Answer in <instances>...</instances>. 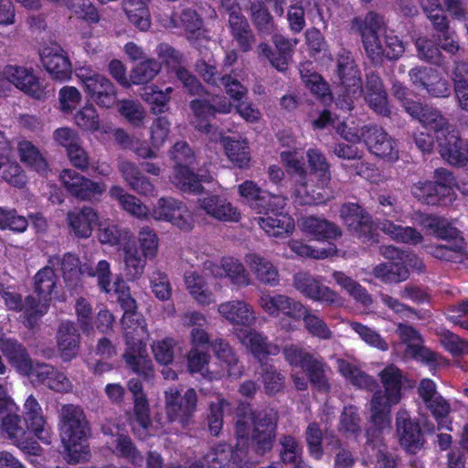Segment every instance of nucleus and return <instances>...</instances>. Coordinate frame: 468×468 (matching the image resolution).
<instances>
[{"mask_svg":"<svg viewBox=\"0 0 468 468\" xmlns=\"http://www.w3.org/2000/svg\"><path fill=\"white\" fill-rule=\"evenodd\" d=\"M246 262L262 282L274 284L278 281V271L275 267L261 256L250 254L246 257Z\"/></svg>","mask_w":468,"mask_h":468,"instance_id":"8fccbe9b","label":"nucleus"},{"mask_svg":"<svg viewBox=\"0 0 468 468\" xmlns=\"http://www.w3.org/2000/svg\"><path fill=\"white\" fill-rule=\"evenodd\" d=\"M27 226V219L18 215L15 209L0 207V229L22 233Z\"/></svg>","mask_w":468,"mask_h":468,"instance_id":"13d9d810","label":"nucleus"},{"mask_svg":"<svg viewBox=\"0 0 468 468\" xmlns=\"http://www.w3.org/2000/svg\"><path fill=\"white\" fill-rule=\"evenodd\" d=\"M239 194L244 197L250 205L261 212L268 207V204H274L279 207L285 206V198L281 196H271L265 193L252 181L247 180L239 186Z\"/></svg>","mask_w":468,"mask_h":468,"instance_id":"2f4dec72","label":"nucleus"},{"mask_svg":"<svg viewBox=\"0 0 468 468\" xmlns=\"http://www.w3.org/2000/svg\"><path fill=\"white\" fill-rule=\"evenodd\" d=\"M24 421L18 411H13L1 418L0 433L9 439L24 453L40 455L42 450L37 440L49 441V427L37 400L28 396L23 406Z\"/></svg>","mask_w":468,"mask_h":468,"instance_id":"7ed1b4c3","label":"nucleus"},{"mask_svg":"<svg viewBox=\"0 0 468 468\" xmlns=\"http://www.w3.org/2000/svg\"><path fill=\"white\" fill-rule=\"evenodd\" d=\"M59 430L68 463L75 464L88 461L90 456L87 444L89 428L83 410L73 405L63 406Z\"/></svg>","mask_w":468,"mask_h":468,"instance_id":"423d86ee","label":"nucleus"},{"mask_svg":"<svg viewBox=\"0 0 468 468\" xmlns=\"http://www.w3.org/2000/svg\"><path fill=\"white\" fill-rule=\"evenodd\" d=\"M202 22L197 13L192 10H186L182 13L179 18L176 16L171 17L168 23L165 26L167 27H183L189 32H195L200 29Z\"/></svg>","mask_w":468,"mask_h":468,"instance_id":"774afa93","label":"nucleus"},{"mask_svg":"<svg viewBox=\"0 0 468 468\" xmlns=\"http://www.w3.org/2000/svg\"><path fill=\"white\" fill-rule=\"evenodd\" d=\"M213 348L219 362V367L213 363L207 366L205 353L193 348L188 355V368L191 372L200 373L210 379L222 378L226 375L238 377L240 370L237 366V359L228 343L222 340L216 341Z\"/></svg>","mask_w":468,"mask_h":468,"instance_id":"1a4fd4ad","label":"nucleus"},{"mask_svg":"<svg viewBox=\"0 0 468 468\" xmlns=\"http://www.w3.org/2000/svg\"><path fill=\"white\" fill-rule=\"evenodd\" d=\"M251 425H253L252 440L257 444L258 449L262 451L271 449L275 431L274 419H261L256 421L252 413L244 415L237 422L238 446L245 442Z\"/></svg>","mask_w":468,"mask_h":468,"instance_id":"dca6fc26","label":"nucleus"},{"mask_svg":"<svg viewBox=\"0 0 468 468\" xmlns=\"http://www.w3.org/2000/svg\"><path fill=\"white\" fill-rule=\"evenodd\" d=\"M380 229L397 241L417 244L421 240L420 234L410 227L403 228L390 221H384L381 223Z\"/></svg>","mask_w":468,"mask_h":468,"instance_id":"864d4df0","label":"nucleus"},{"mask_svg":"<svg viewBox=\"0 0 468 468\" xmlns=\"http://www.w3.org/2000/svg\"><path fill=\"white\" fill-rule=\"evenodd\" d=\"M298 225L303 233L317 241L332 243V239H335L341 235L340 230L335 225L319 218H303L299 220Z\"/></svg>","mask_w":468,"mask_h":468,"instance_id":"c85d7f7f","label":"nucleus"},{"mask_svg":"<svg viewBox=\"0 0 468 468\" xmlns=\"http://www.w3.org/2000/svg\"><path fill=\"white\" fill-rule=\"evenodd\" d=\"M418 392L426 408L429 409L434 418L438 420L439 396L437 393L436 383L431 379L425 378L421 380Z\"/></svg>","mask_w":468,"mask_h":468,"instance_id":"6e6d98bb","label":"nucleus"},{"mask_svg":"<svg viewBox=\"0 0 468 468\" xmlns=\"http://www.w3.org/2000/svg\"><path fill=\"white\" fill-rule=\"evenodd\" d=\"M441 134L444 137L443 142L441 141V157L452 165L465 166L468 164V144L461 138L459 131H449L448 121L441 114Z\"/></svg>","mask_w":468,"mask_h":468,"instance_id":"f3484780","label":"nucleus"},{"mask_svg":"<svg viewBox=\"0 0 468 468\" xmlns=\"http://www.w3.org/2000/svg\"><path fill=\"white\" fill-rule=\"evenodd\" d=\"M222 144L229 160L236 166L244 168L250 165V153L245 139L235 140L230 137L222 138Z\"/></svg>","mask_w":468,"mask_h":468,"instance_id":"58836bf2","label":"nucleus"},{"mask_svg":"<svg viewBox=\"0 0 468 468\" xmlns=\"http://www.w3.org/2000/svg\"><path fill=\"white\" fill-rule=\"evenodd\" d=\"M341 217L350 229L360 233L363 242L372 239V236L369 235L372 229L369 217L359 206L356 204L344 205L341 208Z\"/></svg>","mask_w":468,"mask_h":468,"instance_id":"72a5a7b5","label":"nucleus"},{"mask_svg":"<svg viewBox=\"0 0 468 468\" xmlns=\"http://www.w3.org/2000/svg\"><path fill=\"white\" fill-rule=\"evenodd\" d=\"M120 169L124 179L131 187L141 195H151L154 191V186L146 178L140 176L136 167L130 162H122Z\"/></svg>","mask_w":468,"mask_h":468,"instance_id":"09e8293b","label":"nucleus"},{"mask_svg":"<svg viewBox=\"0 0 468 468\" xmlns=\"http://www.w3.org/2000/svg\"><path fill=\"white\" fill-rule=\"evenodd\" d=\"M98 239L101 243L111 246L120 245L122 249L126 241L131 238L128 230H122L109 219L98 221Z\"/></svg>","mask_w":468,"mask_h":468,"instance_id":"a18cd8bd","label":"nucleus"},{"mask_svg":"<svg viewBox=\"0 0 468 468\" xmlns=\"http://www.w3.org/2000/svg\"><path fill=\"white\" fill-rule=\"evenodd\" d=\"M397 433L401 446L408 452H415L423 445L420 429L411 421L407 412H399L398 415Z\"/></svg>","mask_w":468,"mask_h":468,"instance_id":"7c9ffc66","label":"nucleus"},{"mask_svg":"<svg viewBox=\"0 0 468 468\" xmlns=\"http://www.w3.org/2000/svg\"><path fill=\"white\" fill-rule=\"evenodd\" d=\"M0 348L10 363L21 374L28 376L32 381L42 382L49 388L58 392L70 390V381L63 373L55 372L50 366L45 364L33 366L27 357L26 350L16 341L5 338L1 330Z\"/></svg>","mask_w":468,"mask_h":468,"instance_id":"39448f33","label":"nucleus"},{"mask_svg":"<svg viewBox=\"0 0 468 468\" xmlns=\"http://www.w3.org/2000/svg\"><path fill=\"white\" fill-rule=\"evenodd\" d=\"M289 247L296 255L314 259H324L336 254V247L329 243L326 247H312L298 240L289 242Z\"/></svg>","mask_w":468,"mask_h":468,"instance_id":"5fc2aeb1","label":"nucleus"},{"mask_svg":"<svg viewBox=\"0 0 468 468\" xmlns=\"http://www.w3.org/2000/svg\"><path fill=\"white\" fill-rule=\"evenodd\" d=\"M82 99L80 90L73 86H64L58 91V108L64 113H72Z\"/></svg>","mask_w":468,"mask_h":468,"instance_id":"e2e57ef3","label":"nucleus"},{"mask_svg":"<svg viewBox=\"0 0 468 468\" xmlns=\"http://www.w3.org/2000/svg\"><path fill=\"white\" fill-rule=\"evenodd\" d=\"M398 332L401 341L394 346L397 353H403L406 358L420 361H430L433 358V354L422 346V340L414 329L400 324Z\"/></svg>","mask_w":468,"mask_h":468,"instance_id":"5701e85b","label":"nucleus"},{"mask_svg":"<svg viewBox=\"0 0 468 468\" xmlns=\"http://www.w3.org/2000/svg\"><path fill=\"white\" fill-rule=\"evenodd\" d=\"M49 263L52 266L60 264L64 279L69 283L79 281L81 274L97 276L101 290L110 297H116L124 310L122 323L127 344V350L124 354L126 363L135 372L147 375L151 371L152 364L146 356L144 341L148 337V331L145 320L135 312V301L131 297L129 288L124 281L118 278L113 283L111 282L109 262L99 261L95 271L86 264L80 266L79 260L72 254L65 255L61 261L58 258H54L50 260Z\"/></svg>","mask_w":468,"mask_h":468,"instance_id":"f257e3e1","label":"nucleus"},{"mask_svg":"<svg viewBox=\"0 0 468 468\" xmlns=\"http://www.w3.org/2000/svg\"><path fill=\"white\" fill-rule=\"evenodd\" d=\"M75 123L81 130L95 132L100 128V119L96 109L91 105H86L80 110L75 117Z\"/></svg>","mask_w":468,"mask_h":468,"instance_id":"69168bd1","label":"nucleus"},{"mask_svg":"<svg viewBox=\"0 0 468 468\" xmlns=\"http://www.w3.org/2000/svg\"><path fill=\"white\" fill-rule=\"evenodd\" d=\"M129 388L134 396V410L131 418L134 434L140 439L154 435L155 431L150 420L148 403L142 392L141 383L133 379L129 382Z\"/></svg>","mask_w":468,"mask_h":468,"instance_id":"a211bd4d","label":"nucleus"},{"mask_svg":"<svg viewBox=\"0 0 468 468\" xmlns=\"http://www.w3.org/2000/svg\"><path fill=\"white\" fill-rule=\"evenodd\" d=\"M441 346L453 356L468 354V341L446 329H441Z\"/></svg>","mask_w":468,"mask_h":468,"instance_id":"680f3d73","label":"nucleus"},{"mask_svg":"<svg viewBox=\"0 0 468 468\" xmlns=\"http://www.w3.org/2000/svg\"><path fill=\"white\" fill-rule=\"evenodd\" d=\"M213 105H209L207 101L196 100L191 103V108L194 112L193 122L197 129L210 133L211 126L209 119L215 112H229L231 109V104L228 103L225 99L213 98Z\"/></svg>","mask_w":468,"mask_h":468,"instance_id":"a878e982","label":"nucleus"},{"mask_svg":"<svg viewBox=\"0 0 468 468\" xmlns=\"http://www.w3.org/2000/svg\"><path fill=\"white\" fill-rule=\"evenodd\" d=\"M185 283L189 293L200 304H208L214 302L212 293L207 289L203 277L195 271H186Z\"/></svg>","mask_w":468,"mask_h":468,"instance_id":"49530a36","label":"nucleus"},{"mask_svg":"<svg viewBox=\"0 0 468 468\" xmlns=\"http://www.w3.org/2000/svg\"><path fill=\"white\" fill-rule=\"evenodd\" d=\"M365 98L370 108L376 112L386 114L388 112L386 93L378 76L369 75L367 77L365 88Z\"/></svg>","mask_w":468,"mask_h":468,"instance_id":"79ce46f5","label":"nucleus"},{"mask_svg":"<svg viewBox=\"0 0 468 468\" xmlns=\"http://www.w3.org/2000/svg\"><path fill=\"white\" fill-rule=\"evenodd\" d=\"M374 275L385 282H399L409 276L407 268L399 261L380 263L374 268Z\"/></svg>","mask_w":468,"mask_h":468,"instance_id":"3c124183","label":"nucleus"},{"mask_svg":"<svg viewBox=\"0 0 468 468\" xmlns=\"http://www.w3.org/2000/svg\"><path fill=\"white\" fill-rule=\"evenodd\" d=\"M171 89H166V92L159 90L155 86H147L144 88L142 97L152 106L154 113H161L167 110V102L169 101V93Z\"/></svg>","mask_w":468,"mask_h":468,"instance_id":"bf43d9fd","label":"nucleus"},{"mask_svg":"<svg viewBox=\"0 0 468 468\" xmlns=\"http://www.w3.org/2000/svg\"><path fill=\"white\" fill-rule=\"evenodd\" d=\"M20 161L37 172H44L47 163L38 149L29 141L21 140L17 144Z\"/></svg>","mask_w":468,"mask_h":468,"instance_id":"de8ad7c7","label":"nucleus"},{"mask_svg":"<svg viewBox=\"0 0 468 468\" xmlns=\"http://www.w3.org/2000/svg\"><path fill=\"white\" fill-rule=\"evenodd\" d=\"M294 283L299 292L313 300L327 303H336L337 301L335 292L328 287L322 286L316 280L307 274H297L294 278Z\"/></svg>","mask_w":468,"mask_h":468,"instance_id":"c9c22d12","label":"nucleus"},{"mask_svg":"<svg viewBox=\"0 0 468 468\" xmlns=\"http://www.w3.org/2000/svg\"><path fill=\"white\" fill-rule=\"evenodd\" d=\"M172 156L176 163L175 174L172 183L183 191L197 193L201 190V182H208L211 176H196L190 171L195 158L189 146L186 143H177L174 145Z\"/></svg>","mask_w":468,"mask_h":468,"instance_id":"9d476101","label":"nucleus"},{"mask_svg":"<svg viewBox=\"0 0 468 468\" xmlns=\"http://www.w3.org/2000/svg\"><path fill=\"white\" fill-rule=\"evenodd\" d=\"M350 326L366 344L382 351L388 350L387 342L375 330L356 322L350 323Z\"/></svg>","mask_w":468,"mask_h":468,"instance_id":"338daca9","label":"nucleus"},{"mask_svg":"<svg viewBox=\"0 0 468 468\" xmlns=\"http://www.w3.org/2000/svg\"><path fill=\"white\" fill-rule=\"evenodd\" d=\"M106 445L112 454L126 458L133 464H142L143 457L136 451L130 438L126 435L112 433L106 440Z\"/></svg>","mask_w":468,"mask_h":468,"instance_id":"4c0bfd02","label":"nucleus"},{"mask_svg":"<svg viewBox=\"0 0 468 468\" xmlns=\"http://www.w3.org/2000/svg\"><path fill=\"white\" fill-rule=\"evenodd\" d=\"M334 278L336 283L345 289L357 302H360L364 305H367L371 302L365 289L343 272L335 271L334 273Z\"/></svg>","mask_w":468,"mask_h":468,"instance_id":"052dcab7","label":"nucleus"},{"mask_svg":"<svg viewBox=\"0 0 468 468\" xmlns=\"http://www.w3.org/2000/svg\"><path fill=\"white\" fill-rule=\"evenodd\" d=\"M460 227L457 218L448 219L441 217V240L447 242L441 244V261L452 262L453 253L465 249L466 242Z\"/></svg>","mask_w":468,"mask_h":468,"instance_id":"aec40b11","label":"nucleus"},{"mask_svg":"<svg viewBox=\"0 0 468 468\" xmlns=\"http://www.w3.org/2000/svg\"><path fill=\"white\" fill-rule=\"evenodd\" d=\"M79 336L72 323H62L58 335V345L61 357L70 360L75 357L79 350Z\"/></svg>","mask_w":468,"mask_h":468,"instance_id":"ea45409f","label":"nucleus"},{"mask_svg":"<svg viewBox=\"0 0 468 468\" xmlns=\"http://www.w3.org/2000/svg\"><path fill=\"white\" fill-rule=\"evenodd\" d=\"M150 0H124L123 9L128 19L140 30L150 27V15L147 8Z\"/></svg>","mask_w":468,"mask_h":468,"instance_id":"37998d69","label":"nucleus"},{"mask_svg":"<svg viewBox=\"0 0 468 468\" xmlns=\"http://www.w3.org/2000/svg\"><path fill=\"white\" fill-rule=\"evenodd\" d=\"M261 308L271 315L282 314L293 319L301 318L304 307L284 295L262 294L260 299Z\"/></svg>","mask_w":468,"mask_h":468,"instance_id":"bb28decb","label":"nucleus"},{"mask_svg":"<svg viewBox=\"0 0 468 468\" xmlns=\"http://www.w3.org/2000/svg\"><path fill=\"white\" fill-rule=\"evenodd\" d=\"M239 3L240 0H221L222 6L229 11V23L232 35L237 39L240 48L246 51L250 48L253 37L248 22L235 7Z\"/></svg>","mask_w":468,"mask_h":468,"instance_id":"cd10ccee","label":"nucleus"},{"mask_svg":"<svg viewBox=\"0 0 468 468\" xmlns=\"http://www.w3.org/2000/svg\"><path fill=\"white\" fill-rule=\"evenodd\" d=\"M337 366L340 374L353 385L366 388L370 384V378L360 370L355 360L341 358L337 360Z\"/></svg>","mask_w":468,"mask_h":468,"instance_id":"603ef678","label":"nucleus"},{"mask_svg":"<svg viewBox=\"0 0 468 468\" xmlns=\"http://www.w3.org/2000/svg\"><path fill=\"white\" fill-rule=\"evenodd\" d=\"M216 276L229 277L230 281L238 285H248L250 283L249 275L242 264L234 258H226L221 261L220 266H216L213 270Z\"/></svg>","mask_w":468,"mask_h":468,"instance_id":"c03bdc74","label":"nucleus"},{"mask_svg":"<svg viewBox=\"0 0 468 468\" xmlns=\"http://www.w3.org/2000/svg\"><path fill=\"white\" fill-rule=\"evenodd\" d=\"M284 355L291 365L304 369L313 383L324 386V369L320 362L313 360L309 355L295 346L287 347Z\"/></svg>","mask_w":468,"mask_h":468,"instance_id":"c756f323","label":"nucleus"},{"mask_svg":"<svg viewBox=\"0 0 468 468\" xmlns=\"http://www.w3.org/2000/svg\"><path fill=\"white\" fill-rule=\"evenodd\" d=\"M60 180L72 195L82 199L91 198L106 189L105 185L94 183L70 169L61 173Z\"/></svg>","mask_w":468,"mask_h":468,"instance_id":"393cba45","label":"nucleus"},{"mask_svg":"<svg viewBox=\"0 0 468 468\" xmlns=\"http://www.w3.org/2000/svg\"><path fill=\"white\" fill-rule=\"evenodd\" d=\"M300 72L303 82L314 94L324 100L331 99L328 85L319 74L307 69L304 64L301 66Z\"/></svg>","mask_w":468,"mask_h":468,"instance_id":"4d7b16f0","label":"nucleus"},{"mask_svg":"<svg viewBox=\"0 0 468 468\" xmlns=\"http://www.w3.org/2000/svg\"><path fill=\"white\" fill-rule=\"evenodd\" d=\"M383 390L376 392L370 402L371 421L381 430L389 424L392 406L401 399V373L394 366L385 367L379 374Z\"/></svg>","mask_w":468,"mask_h":468,"instance_id":"6e6552de","label":"nucleus"},{"mask_svg":"<svg viewBox=\"0 0 468 468\" xmlns=\"http://www.w3.org/2000/svg\"><path fill=\"white\" fill-rule=\"evenodd\" d=\"M337 74L341 86L336 99V105L343 110L350 111L354 101L360 98L363 90L358 70L355 67L348 52H343L339 55Z\"/></svg>","mask_w":468,"mask_h":468,"instance_id":"f8f14e48","label":"nucleus"},{"mask_svg":"<svg viewBox=\"0 0 468 468\" xmlns=\"http://www.w3.org/2000/svg\"><path fill=\"white\" fill-rule=\"evenodd\" d=\"M142 253H140L131 238L123 246L124 263L128 274L132 277H138L142 274L145 259L154 257L156 254L158 247V239L155 233L149 229H144L139 232L138 236Z\"/></svg>","mask_w":468,"mask_h":468,"instance_id":"ddd939ff","label":"nucleus"},{"mask_svg":"<svg viewBox=\"0 0 468 468\" xmlns=\"http://www.w3.org/2000/svg\"><path fill=\"white\" fill-rule=\"evenodd\" d=\"M57 283V276L51 266H46L37 272L34 278L36 297L27 298L26 311L29 315L28 324L37 320L48 312Z\"/></svg>","mask_w":468,"mask_h":468,"instance_id":"9b49d317","label":"nucleus"},{"mask_svg":"<svg viewBox=\"0 0 468 468\" xmlns=\"http://www.w3.org/2000/svg\"><path fill=\"white\" fill-rule=\"evenodd\" d=\"M110 193L125 211L138 218L167 221L184 230H189L193 227V218L188 208L174 198H160L150 211L139 199L125 194L119 186L112 187Z\"/></svg>","mask_w":468,"mask_h":468,"instance_id":"20e7f679","label":"nucleus"},{"mask_svg":"<svg viewBox=\"0 0 468 468\" xmlns=\"http://www.w3.org/2000/svg\"><path fill=\"white\" fill-rule=\"evenodd\" d=\"M283 144L291 148L281 153V159L287 171L297 176L292 192L295 202L302 205L320 204L331 197L328 187L330 174L324 157L316 149L307 152L310 172L303 169L301 151L303 144L295 139L288 138Z\"/></svg>","mask_w":468,"mask_h":468,"instance_id":"f03ea898","label":"nucleus"},{"mask_svg":"<svg viewBox=\"0 0 468 468\" xmlns=\"http://www.w3.org/2000/svg\"><path fill=\"white\" fill-rule=\"evenodd\" d=\"M362 137L374 154L383 158H397L392 141L381 128H368L362 133Z\"/></svg>","mask_w":468,"mask_h":468,"instance_id":"e433bc0d","label":"nucleus"},{"mask_svg":"<svg viewBox=\"0 0 468 468\" xmlns=\"http://www.w3.org/2000/svg\"><path fill=\"white\" fill-rule=\"evenodd\" d=\"M41 62L53 79L65 80L72 73L71 63L66 52L58 45L52 44L40 50Z\"/></svg>","mask_w":468,"mask_h":468,"instance_id":"412c9836","label":"nucleus"},{"mask_svg":"<svg viewBox=\"0 0 468 468\" xmlns=\"http://www.w3.org/2000/svg\"><path fill=\"white\" fill-rule=\"evenodd\" d=\"M383 34L382 19L376 14H368L361 28V35L365 49L373 60L383 58V45L379 37Z\"/></svg>","mask_w":468,"mask_h":468,"instance_id":"b1692460","label":"nucleus"},{"mask_svg":"<svg viewBox=\"0 0 468 468\" xmlns=\"http://www.w3.org/2000/svg\"><path fill=\"white\" fill-rule=\"evenodd\" d=\"M457 191H460L468 202V184H463L461 187L452 172L441 168V207L452 205L457 198Z\"/></svg>","mask_w":468,"mask_h":468,"instance_id":"a19ab883","label":"nucleus"},{"mask_svg":"<svg viewBox=\"0 0 468 468\" xmlns=\"http://www.w3.org/2000/svg\"><path fill=\"white\" fill-rule=\"evenodd\" d=\"M166 412L171 421L178 420L185 424L196 409L197 394L192 388L187 389L183 397L176 389L165 392Z\"/></svg>","mask_w":468,"mask_h":468,"instance_id":"6ab92c4d","label":"nucleus"},{"mask_svg":"<svg viewBox=\"0 0 468 468\" xmlns=\"http://www.w3.org/2000/svg\"><path fill=\"white\" fill-rule=\"evenodd\" d=\"M4 74L7 81V90L13 85L25 94L41 100L46 98V86L35 74L33 69L21 65H6L4 67Z\"/></svg>","mask_w":468,"mask_h":468,"instance_id":"2eb2a0df","label":"nucleus"},{"mask_svg":"<svg viewBox=\"0 0 468 468\" xmlns=\"http://www.w3.org/2000/svg\"><path fill=\"white\" fill-rule=\"evenodd\" d=\"M0 295L6 305V307L10 310H16V311H23L25 314V324L33 327L37 320H33V324L30 325L28 324L29 315L26 311L27 307V299L25 300V303L22 302L21 296L19 293L16 291L13 287H6L2 288L0 290Z\"/></svg>","mask_w":468,"mask_h":468,"instance_id":"0e129e2a","label":"nucleus"},{"mask_svg":"<svg viewBox=\"0 0 468 468\" xmlns=\"http://www.w3.org/2000/svg\"><path fill=\"white\" fill-rule=\"evenodd\" d=\"M67 220L71 233L79 238H89L93 225L99 221V216L91 207H83L69 212Z\"/></svg>","mask_w":468,"mask_h":468,"instance_id":"f704fd0d","label":"nucleus"},{"mask_svg":"<svg viewBox=\"0 0 468 468\" xmlns=\"http://www.w3.org/2000/svg\"><path fill=\"white\" fill-rule=\"evenodd\" d=\"M282 207H277L274 202L268 204L264 208L266 216L259 218V225L271 237L286 238L295 228L294 220L287 214L279 212Z\"/></svg>","mask_w":468,"mask_h":468,"instance_id":"4be33fe9","label":"nucleus"},{"mask_svg":"<svg viewBox=\"0 0 468 468\" xmlns=\"http://www.w3.org/2000/svg\"><path fill=\"white\" fill-rule=\"evenodd\" d=\"M218 314L223 319L230 323L241 344L248 348L256 357L261 358L264 355H275L278 353L276 346H268L264 337L253 331H243L238 326H247L254 320L253 311L250 306L242 301H229L222 303L218 307Z\"/></svg>","mask_w":468,"mask_h":468,"instance_id":"0eeeda50","label":"nucleus"},{"mask_svg":"<svg viewBox=\"0 0 468 468\" xmlns=\"http://www.w3.org/2000/svg\"><path fill=\"white\" fill-rule=\"evenodd\" d=\"M76 75L83 84L86 93L99 106L110 108L116 103L114 87L105 77L87 68L77 69Z\"/></svg>","mask_w":468,"mask_h":468,"instance_id":"4468645a","label":"nucleus"},{"mask_svg":"<svg viewBox=\"0 0 468 468\" xmlns=\"http://www.w3.org/2000/svg\"><path fill=\"white\" fill-rule=\"evenodd\" d=\"M200 207L209 216L221 221L238 222L240 213L238 209L218 196H209L199 200Z\"/></svg>","mask_w":468,"mask_h":468,"instance_id":"473e14b6","label":"nucleus"}]
</instances>
